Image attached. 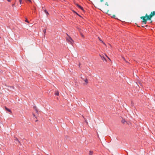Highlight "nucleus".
Instances as JSON below:
<instances>
[{
    "label": "nucleus",
    "mask_w": 155,
    "mask_h": 155,
    "mask_svg": "<svg viewBox=\"0 0 155 155\" xmlns=\"http://www.w3.org/2000/svg\"><path fill=\"white\" fill-rule=\"evenodd\" d=\"M155 15V11L152 12L150 14L148 15L147 14L145 15V16H143L140 17L142 19V22L146 24L147 23V21L149 20L150 21L152 17Z\"/></svg>",
    "instance_id": "obj_1"
},
{
    "label": "nucleus",
    "mask_w": 155,
    "mask_h": 155,
    "mask_svg": "<svg viewBox=\"0 0 155 155\" xmlns=\"http://www.w3.org/2000/svg\"><path fill=\"white\" fill-rule=\"evenodd\" d=\"M67 34L68 36V37L66 38L67 41L70 43L72 45L74 42L73 40L72 39L71 37H70Z\"/></svg>",
    "instance_id": "obj_2"
},
{
    "label": "nucleus",
    "mask_w": 155,
    "mask_h": 155,
    "mask_svg": "<svg viewBox=\"0 0 155 155\" xmlns=\"http://www.w3.org/2000/svg\"><path fill=\"white\" fill-rule=\"evenodd\" d=\"M101 10L104 12L105 13H107L108 12V9L107 8L105 7H103L102 8Z\"/></svg>",
    "instance_id": "obj_3"
},
{
    "label": "nucleus",
    "mask_w": 155,
    "mask_h": 155,
    "mask_svg": "<svg viewBox=\"0 0 155 155\" xmlns=\"http://www.w3.org/2000/svg\"><path fill=\"white\" fill-rule=\"evenodd\" d=\"M81 78V79L84 81V83L83 84V85H87L88 83V80L87 78H86L85 79H84L82 77Z\"/></svg>",
    "instance_id": "obj_4"
},
{
    "label": "nucleus",
    "mask_w": 155,
    "mask_h": 155,
    "mask_svg": "<svg viewBox=\"0 0 155 155\" xmlns=\"http://www.w3.org/2000/svg\"><path fill=\"white\" fill-rule=\"evenodd\" d=\"M76 5L78 7H79V8H80L82 10H83V8L80 5H79L78 4H76Z\"/></svg>",
    "instance_id": "obj_5"
},
{
    "label": "nucleus",
    "mask_w": 155,
    "mask_h": 155,
    "mask_svg": "<svg viewBox=\"0 0 155 155\" xmlns=\"http://www.w3.org/2000/svg\"><path fill=\"white\" fill-rule=\"evenodd\" d=\"M5 110L8 112H10L11 113H12V111L11 110H10L8 108L6 107H5Z\"/></svg>",
    "instance_id": "obj_6"
},
{
    "label": "nucleus",
    "mask_w": 155,
    "mask_h": 155,
    "mask_svg": "<svg viewBox=\"0 0 155 155\" xmlns=\"http://www.w3.org/2000/svg\"><path fill=\"white\" fill-rule=\"evenodd\" d=\"M98 39L99 40L101 41V42L102 43H103L104 45H106L105 43L104 42L101 40V38L99 37H98Z\"/></svg>",
    "instance_id": "obj_7"
},
{
    "label": "nucleus",
    "mask_w": 155,
    "mask_h": 155,
    "mask_svg": "<svg viewBox=\"0 0 155 155\" xmlns=\"http://www.w3.org/2000/svg\"><path fill=\"white\" fill-rule=\"evenodd\" d=\"M34 109L35 110L36 113L38 114V110L37 108L36 107H34Z\"/></svg>",
    "instance_id": "obj_8"
},
{
    "label": "nucleus",
    "mask_w": 155,
    "mask_h": 155,
    "mask_svg": "<svg viewBox=\"0 0 155 155\" xmlns=\"http://www.w3.org/2000/svg\"><path fill=\"white\" fill-rule=\"evenodd\" d=\"M55 95H56L57 96H58L59 95V93L58 91H57L55 92Z\"/></svg>",
    "instance_id": "obj_9"
},
{
    "label": "nucleus",
    "mask_w": 155,
    "mask_h": 155,
    "mask_svg": "<svg viewBox=\"0 0 155 155\" xmlns=\"http://www.w3.org/2000/svg\"><path fill=\"white\" fill-rule=\"evenodd\" d=\"M44 12L47 15H49V13H48V12H47V11L45 10V9H44Z\"/></svg>",
    "instance_id": "obj_10"
},
{
    "label": "nucleus",
    "mask_w": 155,
    "mask_h": 155,
    "mask_svg": "<svg viewBox=\"0 0 155 155\" xmlns=\"http://www.w3.org/2000/svg\"><path fill=\"white\" fill-rule=\"evenodd\" d=\"M93 153V151H89V155H92Z\"/></svg>",
    "instance_id": "obj_11"
},
{
    "label": "nucleus",
    "mask_w": 155,
    "mask_h": 155,
    "mask_svg": "<svg viewBox=\"0 0 155 155\" xmlns=\"http://www.w3.org/2000/svg\"><path fill=\"white\" fill-rule=\"evenodd\" d=\"M126 121L124 119H123L122 120V122L123 123V124H124L125 122H126Z\"/></svg>",
    "instance_id": "obj_12"
},
{
    "label": "nucleus",
    "mask_w": 155,
    "mask_h": 155,
    "mask_svg": "<svg viewBox=\"0 0 155 155\" xmlns=\"http://www.w3.org/2000/svg\"><path fill=\"white\" fill-rule=\"evenodd\" d=\"M15 140L16 141H18V143H19V141L18 139L17 138H15Z\"/></svg>",
    "instance_id": "obj_13"
},
{
    "label": "nucleus",
    "mask_w": 155,
    "mask_h": 155,
    "mask_svg": "<svg viewBox=\"0 0 155 155\" xmlns=\"http://www.w3.org/2000/svg\"><path fill=\"white\" fill-rule=\"evenodd\" d=\"M81 37H82V38H84V35L83 34H82L81 33Z\"/></svg>",
    "instance_id": "obj_14"
},
{
    "label": "nucleus",
    "mask_w": 155,
    "mask_h": 155,
    "mask_svg": "<svg viewBox=\"0 0 155 155\" xmlns=\"http://www.w3.org/2000/svg\"><path fill=\"white\" fill-rule=\"evenodd\" d=\"M20 4H22V0H19Z\"/></svg>",
    "instance_id": "obj_15"
},
{
    "label": "nucleus",
    "mask_w": 155,
    "mask_h": 155,
    "mask_svg": "<svg viewBox=\"0 0 155 155\" xmlns=\"http://www.w3.org/2000/svg\"><path fill=\"white\" fill-rule=\"evenodd\" d=\"M25 21L27 22H28V23L29 22L27 20V19H26V20H25Z\"/></svg>",
    "instance_id": "obj_16"
},
{
    "label": "nucleus",
    "mask_w": 155,
    "mask_h": 155,
    "mask_svg": "<svg viewBox=\"0 0 155 155\" xmlns=\"http://www.w3.org/2000/svg\"><path fill=\"white\" fill-rule=\"evenodd\" d=\"M106 56L108 58V59L110 60V58L108 57L107 56V55H106Z\"/></svg>",
    "instance_id": "obj_17"
},
{
    "label": "nucleus",
    "mask_w": 155,
    "mask_h": 155,
    "mask_svg": "<svg viewBox=\"0 0 155 155\" xmlns=\"http://www.w3.org/2000/svg\"><path fill=\"white\" fill-rule=\"evenodd\" d=\"M105 5H107V6H108V4L107 2L105 4Z\"/></svg>",
    "instance_id": "obj_18"
},
{
    "label": "nucleus",
    "mask_w": 155,
    "mask_h": 155,
    "mask_svg": "<svg viewBox=\"0 0 155 155\" xmlns=\"http://www.w3.org/2000/svg\"><path fill=\"white\" fill-rule=\"evenodd\" d=\"M102 59H104V60H105L106 61V59H105V58H104V57H103V58H102Z\"/></svg>",
    "instance_id": "obj_19"
},
{
    "label": "nucleus",
    "mask_w": 155,
    "mask_h": 155,
    "mask_svg": "<svg viewBox=\"0 0 155 155\" xmlns=\"http://www.w3.org/2000/svg\"><path fill=\"white\" fill-rule=\"evenodd\" d=\"M28 1L30 2H31V0H28Z\"/></svg>",
    "instance_id": "obj_20"
},
{
    "label": "nucleus",
    "mask_w": 155,
    "mask_h": 155,
    "mask_svg": "<svg viewBox=\"0 0 155 155\" xmlns=\"http://www.w3.org/2000/svg\"><path fill=\"white\" fill-rule=\"evenodd\" d=\"M44 33H45V32H46V30H44Z\"/></svg>",
    "instance_id": "obj_21"
},
{
    "label": "nucleus",
    "mask_w": 155,
    "mask_h": 155,
    "mask_svg": "<svg viewBox=\"0 0 155 155\" xmlns=\"http://www.w3.org/2000/svg\"><path fill=\"white\" fill-rule=\"evenodd\" d=\"M7 1L8 2H11V0H7Z\"/></svg>",
    "instance_id": "obj_22"
},
{
    "label": "nucleus",
    "mask_w": 155,
    "mask_h": 155,
    "mask_svg": "<svg viewBox=\"0 0 155 155\" xmlns=\"http://www.w3.org/2000/svg\"><path fill=\"white\" fill-rule=\"evenodd\" d=\"M100 1H101V2H103V0H100Z\"/></svg>",
    "instance_id": "obj_23"
},
{
    "label": "nucleus",
    "mask_w": 155,
    "mask_h": 155,
    "mask_svg": "<svg viewBox=\"0 0 155 155\" xmlns=\"http://www.w3.org/2000/svg\"><path fill=\"white\" fill-rule=\"evenodd\" d=\"M152 22V21H151L150 22V23H151Z\"/></svg>",
    "instance_id": "obj_24"
},
{
    "label": "nucleus",
    "mask_w": 155,
    "mask_h": 155,
    "mask_svg": "<svg viewBox=\"0 0 155 155\" xmlns=\"http://www.w3.org/2000/svg\"><path fill=\"white\" fill-rule=\"evenodd\" d=\"M33 116L34 117H35V115L34 114H33Z\"/></svg>",
    "instance_id": "obj_25"
},
{
    "label": "nucleus",
    "mask_w": 155,
    "mask_h": 155,
    "mask_svg": "<svg viewBox=\"0 0 155 155\" xmlns=\"http://www.w3.org/2000/svg\"><path fill=\"white\" fill-rule=\"evenodd\" d=\"M33 116L34 117H35V115L34 114H33Z\"/></svg>",
    "instance_id": "obj_26"
},
{
    "label": "nucleus",
    "mask_w": 155,
    "mask_h": 155,
    "mask_svg": "<svg viewBox=\"0 0 155 155\" xmlns=\"http://www.w3.org/2000/svg\"><path fill=\"white\" fill-rule=\"evenodd\" d=\"M114 17H115V15H114Z\"/></svg>",
    "instance_id": "obj_27"
},
{
    "label": "nucleus",
    "mask_w": 155,
    "mask_h": 155,
    "mask_svg": "<svg viewBox=\"0 0 155 155\" xmlns=\"http://www.w3.org/2000/svg\"><path fill=\"white\" fill-rule=\"evenodd\" d=\"M123 59H124V58H123Z\"/></svg>",
    "instance_id": "obj_28"
},
{
    "label": "nucleus",
    "mask_w": 155,
    "mask_h": 155,
    "mask_svg": "<svg viewBox=\"0 0 155 155\" xmlns=\"http://www.w3.org/2000/svg\"><path fill=\"white\" fill-rule=\"evenodd\" d=\"M76 13V14H77L78 15V13Z\"/></svg>",
    "instance_id": "obj_29"
}]
</instances>
